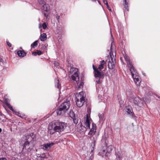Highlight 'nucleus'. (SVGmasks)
<instances>
[{
  "label": "nucleus",
  "mask_w": 160,
  "mask_h": 160,
  "mask_svg": "<svg viewBox=\"0 0 160 160\" xmlns=\"http://www.w3.org/2000/svg\"><path fill=\"white\" fill-rule=\"evenodd\" d=\"M111 36L112 37L111 42L110 48V52L108 50L109 53V55L108 56V60H106V61L108 62V68L109 69H112L115 67V64L116 62V47L114 44L113 40V38L111 31Z\"/></svg>",
  "instance_id": "1"
},
{
  "label": "nucleus",
  "mask_w": 160,
  "mask_h": 160,
  "mask_svg": "<svg viewBox=\"0 0 160 160\" xmlns=\"http://www.w3.org/2000/svg\"><path fill=\"white\" fill-rule=\"evenodd\" d=\"M32 136L31 135H25V139L26 140L25 142L23 145L22 150L20 154V155H23V157L22 156V159H24L25 157H27L28 155L30 154V152L32 148V145L31 144V141L32 139L33 141L36 140V137L34 135L32 137Z\"/></svg>",
  "instance_id": "2"
},
{
  "label": "nucleus",
  "mask_w": 160,
  "mask_h": 160,
  "mask_svg": "<svg viewBox=\"0 0 160 160\" xmlns=\"http://www.w3.org/2000/svg\"><path fill=\"white\" fill-rule=\"evenodd\" d=\"M67 126L65 122L56 121L53 124H49L48 128V132L51 134L55 132H60L64 131Z\"/></svg>",
  "instance_id": "3"
},
{
  "label": "nucleus",
  "mask_w": 160,
  "mask_h": 160,
  "mask_svg": "<svg viewBox=\"0 0 160 160\" xmlns=\"http://www.w3.org/2000/svg\"><path fill=\"white\" fill-rule=\"evenodd\" d=\"M71 104L69 101L64 102L58 108L57 113L58 116H63L69 109Z\"/></svg>",
  "instance_id": "4"
},
{
  "label": "nucleus",
  "mask_w": 160,
  "mask_h": 160,
  "mask_svg": "<svg viewBox=\"0 0 160 160\" xmlns=\"http://www.w3.org/2000/svg\"><path fill=\"white\" fill-rule=\"evenodd\" d=\"M38 2L41 7L42 12L45 17H47L50 13V7L48 4H46L43 0H38Z\"/></svg>",
  "instance_id": "5"
},
{
  "label": "nucleus",
  "mask_w": 160,
  "mask_h": 160,
  "mask_svg": "<svg viewBox=\"0 0 160 160\" xmlns=\"http://www.w3.org/2000/svg\"><path fill=\"white\" fill-rule=\"evenodd\" d=\"M130 70L134 82L137 86H139L141 81L137 71L135 68H131Z\"/></svg>",
  "instance_id": "6"
},
{
  "label": "nucleus",
  "mask_w": 160,
  "mask_h": 160,
  "mask_svg": "<svg viewBox=\"0 0 160 160\" xmlns=\"http://www.w3.org/2000/svg\"><path fill=\"white\" fill-rule=\"evenodd\" d=\"M70 72L72 74L71 78L74 81H75L78 84L79 82V72L78 70L76 68H70Z\"/></svg>",
  "instance_id": "7"
},
{
  "label": "nucleus",
  "mask_w": 160,
  "mask_h": 160,
  "mask_svg": "<svg viewBox=\"0 0 160 160\" xmlns=\"http://www.w3.org/2000/svg\"><path fill=\"white\" fill-rule=\"evenodd\" d=\"M83 92H80L77 97H76L75 102L77 105L78 107H81L85 102V97L83 95Z\"/></svg>",
  "instance_id": "8"
},
{
  "label": "nucleus",
  "mask_w": 160,
  "mask_h": 160,
  "mask_svg": "<svg viewBox=\"0 0 160 160\" xmlns=\"http://www.w3.org/2000/svg\"><path fill=\"white\" fill-rule=\"evenodd\" d=\"M92 67L94 71L95 80L97 82V84H96V88L97 90L98 91L99 88H98V86H99V84L100 83V72L94 65H93Z\"/></svg>",
  "instance_id": "9"
},
{
  "label": "nucleus",
  "mask_w": 160,
  "mask_h": 160,
  "mask_svg": "<svg viewBox=\"0 0 160 160\" xmlns=\"http://www.w3.org/2000/svg\"><path fill=\"white\" fill-rule=\"evenodd\" d=\"M144 103V100L142 98H140L138 97H136L134 98L133 103L139 107H142L143 106Z\"/></svg>",
  "instance_id": "10"
},
{
  "label": "nucleus",
  "mask_w": 160,
  "mask_h": 160,
  "mask_svg": "<svg viewBox=\"0 0 160 160\" xmlns=\"http://www.w3.org/2000/svg\"><path fill=\"white\" fill-rule=\"evenodd\" d=\"M106 62L104 60H102L101 61V70L105 68L103 71H101V79L103 78L107 72L106 68Z\"/></svg>",
  "instance_id": "11"
},
{
  "label": "nucleus",
  "mask_w": 160,
  "mask_h": 160,
  "mask_svg": "<svg viewBox=\"0 0 160 160\" xmlns=\"http://www.w3.org/2000/svg\"><path fill=\"white\" fill-rule=\"evenodd\" d=\"M124 110L131 118H133L135 117L134 113L131 106L128 105L126 106L124 108Z\"/></svg>",
  "instance_id": "12"
},
{
  "label": "nucleus",
  "mask_w": 160,
  "mask_h": 160,
  "mask_svg": "<svg viewBox=\"0 0 160 160\" xmlns=\"http://www.w3.org/2000/svg\"><path fill=\"white\" fill-rule=\"evenodd\" d=\"M112 150V146L111 145L109 146L106 148V150H103L102 153L105 154V155L106 157H108L110 155Z\"/></svg>",
  "instance_id": "13"
},
{
  "label": "nucleus",
  "mask_w": 160,
  "mask_h": 160,
  "mask_svg": "<svg viewBox=\"0 0 160 160\" xmlns=\"http://www.w3.org/2000/svg\"><path fill=\"white\" fill-rule=\"evenodd\" d=\"M124 58L126 61L128 67L129 68L130 70L131 68H134V67L133 66V64L132 63V62L129 59V57L126 54L123 55Z\"/></svg>",
  "instance_id": "14"
},
{
  "label": "nucleus",
  "mask_w": 160,
  "mask_h": 160,
  "mask_svg": "<svg viewBox=\"0 0 160 160\" xmlns=\"http://www.w3.org/2000/svg\"><path fill=\"white\" fill-rule=\"evenodd\" d=\"M53 142L44 144L41 146V148L47 151L50 150L51 148L54 145Z\"/></svg>",
  "instance_id": "15"
},
{
  "label": "nucleus",
  "mask_w": 160,
  "mask_h": 160,
  "mask_svg": "<svg viewBox=\"0 0 160 160\" xmlns=\"http://www.w3.org/2000/svg\"><path fill=\"white\" fill-rule=\"evenodd\" d=\"M6 104L7 105V106L8 108L11 111H12L13 112H14L15 113L16 115L19 116V117L22 118V116L21 115V114L19 113V112L17 111H14V109H13L10 103L8 102H7L6 101Z\"/></svg>",
  "instance_id": "16"
},
{
  "label": "nucleus",
  "mask_w": 160,
  "mask_h": 160,
  "mask_svg": "<svg viewBox=\"0 0 160 160\" xmlns=\"http://www.w3.org/2000/svg\"><path fill=\"white\" fill-rule=\"evenodd\" d=\"M96 125L95 124H94L93 123L92 125V128L90 130V132L88 133L89 135H92L94 134L95 132H96Z\"/></svg>",
  "instance_id": "17"
},
{
  "label": "nucleus",
  "mask_w": 160,
  "mask_h": 160,
  "mask_svg": "<svg viewBox=\"0 0 160 160\" xmlns=\"http://www.w3.org/2000/svg\"><path fill=\"white\" fill-rule=\"evenodd\" d=\"M85 126H84L83 127V128H85V129H89L90 128V120L89 118L88 117H87L86 121L85 122Z\"/></svg>",
  "instance_id": "18"
},
{
  "label": "nucleus",
  "mask_w": 160,
  "mask_h": 160,
  "mask_svg": "<svg viewBox=\"0 0 160 160\" xmlns=\"http://www.w3.org/2000/svg\"><path fill=\"white\" fill-rule=\"evenodd\" d=\"M17 54L20 57H24L26 55V53L23 50H19L17 52Z\"/></svg>",
  "instance_id": "19"
},
{
  "label": "nucleus",
  "mask_w": 160,
  "mask_h": 160,
  "mask_svg": "<svg viewBox=\"0 0 160 160\" xmlns=\"http://www.w3.org/2000/svg\"><path fill=\"white\" fill-rule=\"evenodd\" d=\"M47 38V35L46 33H43L41 34L39 38L41 41H44L46 40Z\"/></svg>",
  "instance_id": "20"
},
{
  "label": "nucleus",
  "mask_w": 160,
  "mask_h": 160,
  "mask_svg": "<svg viewBox=\"0 0 160 160\" xmlns=\"http://www.w3.org/2000/svg\"><path fill=\"white\" fill-rule=\"evenodd\" d=\"M68 114L72 119L75 118V114L72 110H70L69 113H68Z\"/></svg>",
  "instance_id": "21"
},
{
  "label": "nucleus",
  "mask_w": 160,
  "mask_h": 160,
  "mask_svg": "<svg viewBox=\"0 0 160 160\" xmlns=\"http://www.w3.org/2000/svg\"><path fill=\"white\" fill-rule=\"evenodd\" d=\"M129 0H123V2L124 4V8H125V9L127 10L128 11V2Z\"/></svg>",
  "instance_id": "22"
},
{
  "label": "nucleus",
  "mask_w": 160,
  "mask_h": 160,
  "mask_svg": "<svg viewBox=\"0 0 160 160\" xmlns=\"http://www.w3.org/2000/svg\"><path fill=\"white\" fill-rule=\"evenodd\" d=\"M55 84V86L57 87L58 89H60L61 88V86L60 84L59 83V81L58 80H56Z\"/></svg>",
  "instance_id": "23"
},
{
  "label": "nucleus",
  "mask_w": 160,
  "mask_h": 160,
  "mask_svg": "<svg viewBox=\"0 0 160 160\" xmlns=\"http://www.w3.org/2000/svg\"><path fill=\"white\" fill-rule=\"evenodd\" d=\"M38 44V41L36 40L31 44V47L32 48H34L37 46Z\"/></svg>",
  "instance_id": "24"
},
{
  "label": "nucleus",
  "mask_w": 160,
  "mask_h": 160,
  "mask_svg": "<svg viewBox=\"0 0 160 160\" xmlns=\"http://www.w3.org/2000/svg\"><path fill=\"white\" fill-rule=\"evenodd\" d=\"M41 158H47L46 155L45 153L41 154Z\"/></svg>",
  "instance_id": "25"
},
{
  "label": "nucleus",
  "mask_w": 160,
  "mask_h": 160,
  "mask_svg": "<svg viewBox=\"0 0 160 160\" xmlns=\"http://www.w3.org/2000/svg\"><path fill=\"white\" fill-rule=\"evenodd\" d=\"M103 2L106 5L107 7H108V4L107 0H103Z\"/></svg>",
  "instance_id": "26"
},
{
  "label": "nucleus",
  "mask_w": 160,
  "mask_h": 160,
  "mask_svg": "<svg viewBox=\"0 0 160 160\" xmlns=\"http://www.w3.org/2000/svg\"><path fill=\"white\" fill-rule=\"evenodd\" d=\"M73 120V122L75 124H77L78 122V120L76 119L75 118L72 119Z\"/></svg>",
  "instance_id": "27"
},
{
  "label": "nucleus",
  "mask_w": 160,
  "mask_h": 160,
  "mask_svg": "<svg viewBox=\"0 0 160 160\" xmlns=\"http://www.w3.org/2000/svg\"><path fill=\"white\" fill-rule=\"evenodd\" d=\"M42 26L43 29H45L47 27L46 23L45 22L43 23L42 25Z\"/></svg>",
  "instance_id": "28"
},
{
  "label": "nucleus",
  "mask_w": 160,
  "mask_h": 160,
  "mask_svg": "<svg viewBox=\"0 0 160 160\" xmlns=\"http://www.w3.org/2000/svg\"><path fill=\"white\" fill-rule=\"evenodd\" d=\"M58 31L57 32V33H60L61 31H62V28L60 27H58L57 28Z\"/></svg>",
  "instance_id": "29"
},
{
  "label": "nucleus",
  "mask_w": 160,
  "mask_h": 160,
  "mask_svg": "<svg viewBox=\"0 0 160 160\" xmlns=\"http://www.w3.org/2000/svg\"><path fill=\"white\" fill-rule=\"evenodd\" d=\"M83 84H84V83L83 82H81L79 86V88H82Z\"/></svg>",
  "instance_id": "30"
},
{
  "label": "nucleus",
  "mask_w": 160,
  "mask_h": 160,
  "mask_svg": "<svg viewBox=\"0 0 160 160\" xmlns=\"http://www.w3.org/2000/svg\"><path fill=\"white\" fill-rule=\"evenodd\" d=\"M37 55H40L42 53V52L40 50L37 51Z\"/></svg>",
  "instance_id": "31"
},
{
  "label": "nucleus",
  "mask_w": 160,
  "mask_h": 160,
  "mask_svg": "<svg viewBox=\"0 0 160 160\" xmlns=\"http://www.w3.org/2000/svg\"><path fill=\"white\" fill-rule=\"evenodd\" d=\"M7 45L9 47H11L12 46L11 44L8 41L7 42Z\"/></svg>",
  "instance_id": "32"
},
{
  "label": "nucleus",
  "mask_w": 160,
  "mask_h": 160,
  "mask_svg": "<svg viewBox=\"0 0 160 160\" xmlns=\"http://www.w3.org/2000/svg\"><path fill=\"white\" fill-rule=\"evenodd\" d=\"M59 65V63L58 62H54V65L56 67L58 66Z\"/></svg>",
  "instance_id": "33"
},
{
  "label": "nucleus",
  "mask_w": 160,
  "mask_h": 160,
  "mask_svg": "<svg viewBox=\"0 0 160 160\" xmlns=\"http://www.w3.org/2000/svg\"><path fill=\"white\" fill-rule=\"evenodd\" d=\"M56 18L58 20L59 18V16L58 14L56 15Z\"/></svg>",
  "instance_id": "34"
},
{
  "label": "nucleus",
  "mask_w": 160,
  "mask_h": 160,
  "mask_svg": "<svg viewBox=\"0 0 160 160\" xmlns=\"http://www.w3.org/2000/svg\"><path fill=\"white\" fill-rule=\"evenodd\" d=\"M32 54L34 56H36L37 55V52H33L32 53Z\"/></svg>",
  "instance_id": "35"
},
{
  "label": "nucleus",
  "mask_w": 160,
  "mask_h": 160,
  "mask_svg": "<svg viewBox=\"0 0 160 160\" xmlns=\"http://www.w3.org/2000/svg\"><path fill=\"white\" fill-rule=\"evenodd\" d=\"M0 160H7L5 158H0Z\"/></svg>",
  "instance_id": "36"
},
{
  "label": "nucleus",
  "mask_w": 160,
  "mask_h": 160,
  "mask_svg": "<svg viewBox=\"0 0 160 160\" xmlns=\"http://www.w3.org/2000/svg\"><path fill=\"white\" fill-rule=\"evenodd\" d=\"M37 157H41V154H37Z\"/></svg>",
  "instance_id": "37"
},
{
  "label": "nucleus",
  "mask_w": 160,
  "mask_h": 160,
  "mask_svg": "<svg viewBox=\"0 0 160 160\" xmlns=\"http://www.w3.org/2000/svg\"><path fill=\"white\" fill-rule=\"evenodd\" d=\"M117 158L119 160H121L120 156L118 155L117 157Z\"/></svg>",
  "instance_id": "38"
},
{
  "label": "nucleus",
  "mask_w": 160,
  "mask_h": 160,
  "mask_svg": "<svg viewBox=\"0 0 160 160\" xmlns=\"http://www.w3.org/2000/svg\"><path fill=\"white\" fill-rule=\"evenodd\" d=\"M107 7V8L110 11H111V8H110L109 7V6H108V7Z\"/></svg>",
  "instance_id": "39"
},
{
  "label": "nucleus",
  "mask_w": 160,
  "mask_h": 160,
  "mask_svg": "<svg viewBox=\"0 0 160 160\" xmlns=\"http://www.w3.org/2000/svg\"><path fill=\"white\" fill-rule=\"evenodd\" d=\"M3 62V59L0 58V62Z\"/></svg>",
  "instance_id": "40"
},
{
  "label": "nucleus",
  "mask_w": 160,
  "mask_h": 160,
  "mask_svg": "<svg viewBox=\"0 0 160 160\" xmlns=\"http://www.w3.org/2000/svg\"><path fill=\"white\" fill-rule=\"evenodd\" d=\"M2 116L1 115V112H0V120H1L2 119Z\"/></svg>",
  "instance_id": "41"
},
{
  "label": "nucleus",
  "mask_w": 160,
  "mask_h": 160,
  "mask_svg": "<svg viewBox=\"0 0 160 160\" xmlns=\"http://www.w3.org/2000/svg\"><path fill=\"white\" fill-rule=\"evenodd\" d=\"M100 65H99V66H98V68L100 70Z\"/></svg>",
  "instance_id": "42"
},
{
  "label": "nucleus",
  "mask_w": 160,
  "mask_h": 160,
  "mask_svg": "<svg viewBox=\"0 0 160 160\" xmlns=\"http://www.w3.org/2000/svg\"><path fill=\"white\" fill-rule=\"evenodd\" d=\"M98 116L99 117V119H100V114H98Z\"/></svg>",
  "instance_id": "43"
},
{
  "label": "nucleus",
  "mask_w": 160,
  "mask_h": 160,
  "mask_svg": "<svg viewBox=\"0 0 160 160\" xmlns=\"http://www.w3.org/2000/svg\"><path fill=\"white\" fill-rule=\"evenodd\" d=\"M2 131V129L1 128H0V133Z\"/></svg>",
  "instance_id": "44"
},
{
  "label": "nucleus",
  "mask_w": 160,
  "mask_h": 160,
  "mask_svg": "<svg viewBox=\"0 0 160 160\" xmlns=\"http://www.w3.org/2000/svg\"><path fill=\"white\" fill-rule=\"evenodd\" d=\"M88 160H92L91 158H90Z\"/></svg>",
  "instance_id": "45"
},
{
  "label": "nucleus",
  "mask_w": 160,
  "mask_h": 160,
  "mask_svg": "<svg viewBox=\"0 0 160 160\" xmlns=\"http://www.w3.org/2000/svg\"><path fill=\"white\" fill-rule=\"evenodd\" d=\"M39 27V28H40V27H41L40 24Z\"/></svg>",
  "instance_id": "46"
},
{
  "label": "nucleus",
  "mask_w": 160,
  "mask_h": 160,
  "mask_svg": "<svg viewBox=\"0 0 160 160\" xmlns=\"http://www.w3.org/2000/svg\"><path fill=\"white\" fill-rule=\"evenodd\" d=\"M36 120V119H35L34 120V122Z\"/></svg>",
  "instance_id": "47"
},
{
  "label": "nucleus",
  "mask_w": 160,
  "mask_h": 160,
  "mask_svg": "<svg viewBox=\"0 0 160 160\" xmlns=\"http://www.w3.org/2000/svg\"><path fill=\"white\" fill-rule=\"evenodd\" d=\"M102 157H103V156H104V155H102Z\"/></svg>",
  "instance_id": "48"
},
{
  "label": "nucleus",
  "mask_w": 160,
  "mask_h": 160,
  "mask_svg": "<svg viewBox=\"0 0 160 160\" xmlns=\"http://www.w3.org/2000/svg\"><path fill=\"white\" fill-rule=\"evenodd\" d=\"M100 153V152H99L98 153V154L99 155Z\"/></svg>",
  "instance_id": "49"
},
{
  "label": "nucleus",
  "mask_w": 160,
  "mask_h": 160,
  "mask_svg": "<svg viewBox=\"0 0 160 160\" xmlns=\"http://www.w3.org/2000/svg\"><path fill=\"white\" fill-rule=\"evenodd\" d=\"M85 129V130H84V131H85V130H86V129Z\"/></svg>",
  "instance_id": "50"
},
{
  "label": "nucleus",
  "mask_w": 160,
  "mask_h": 160,
  "mask_svg": "<svg viewBox=\"0 0 160 160\" xmlns=\"http://www.w3.org/2000/svg\"><path fill=\"white\" fill-rule=\"evenodd\" d=\"M143 75H144V76L145 75V74H143Z\"/></svg>",
  "instance_id": "51"
}]
</instances>
